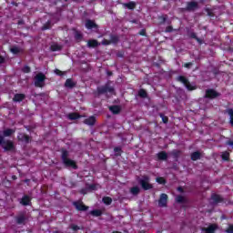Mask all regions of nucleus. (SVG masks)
Returning a JSON list of instances; mask_svg holds the SVG:
<instances>
[{
	"mask_svg": "<svg viewBox=\"0 0 233 233\" xmlns=\"http://www.w3.org/2000/svg\"><path fill=\"white\" fill-rule=\"evenodd\" d=\"M216 230H218V225L216 224H211L208 228H202V232H206V233H215Z\"/></svg>",
	"mask_w": 233,
	"mask_h": 233,
	"instance_id": "1a4fd4ad",
	"label": "nucleus"
},
{
	"mask_svg": "<svg viewBox=\"0 0 233 233\" xmlns=\"http://www.w3.org/2000/svg\"><path fill=\"white\" fill-rule=\"evenodd\" d=\"M101 214H103V212L99 209H95L90 212L91 216H96V218H99V216H101Z\"/></svg>",
	"mask_w": 233,
	"mask_h": 233,
	"instance_id": "bb28decb",
	"label": "nucleus"
},
{
	"mask_svg": "<svg viewBox=\"0 0 233 233\" xmlns=\"http://www.w3.org/2000/svg\"><path fill=\"white\" fill-rule=\"evenodd\" d=\"M110 43H112V42L109 41V40H106V39H105V40L102 41V45H105V46L110 45Z\"/></svg>",
	"mask_w": 233,
	"mask_h": 233,
	"instance_id": "49530a36",
	"label": "nucleus"
},
{
	"mask_svg": "<svg viewBox=\"0 0 233 233\" xmlns=\"http://www.w3.org/2000/svg\"><path fill=\"white\" fill-rule=\"evenodd\" d=\"M98 94H114V87L105 85L100 87H97Z\"/></svg>",
	"mask_w": 233,
	"mask_h": 233,
	"instance_id": "20e7f679",
	"label": "nucleus"
},
{
	"mask_svg": "<svg viewBox=\"0 0 233 233\" xmlns=\"http://www.w3.org/2000/svg\"><path fill=\"white\" fill-rule=\"evenodd\" d=\"M138 96L140 97H147V91H145L144 89H140L138 92Z\"/></svg>",
	"mask_w": 233,
	"mask_h": 233,
	"instance_id": "e433bc0d",
	"label": "nucleus"
},
{
	"mask_svg": "<svg viewBox=\"0 0 233 233\" xmlns=\"http://www.w3.org/2000/svg\"><path fill=\"white\" fill-rule=\"evenodd\" d=\"M63 163L66 165V167H71V168H77L76 162L70 158H66V160H63Z\"/></svg>",
	"mask_w": 233,
	"mask_h": 233,
	"instance_id": "9b49d317",
	"label": "nucleus"
},
{
	"mask_svg": "<svg viewBox=\"0 0 233 233\" xmlns=\"http://www.w3.org/2000/svg\"><path fill=\"white\" fill-rule=\"evenodd\" d=\"M81 194H86V189H82Z\"/></svg>",
	"mask_w": 233,
	"mask_h": 233,
	"instance_id": "5fc2aeb1",
	"label": "nucleus"
},
{
	"mask_svg": "<svg viewBox=\"0 0 233 233\" xmlns=\"http://www.w3.org/2000/svg\"><path fill=\"white\" fill-rule=\"evenodd\" d=\"M47 28H48V27H45V26H44V27L42 28V30H46Z\"/></svg>",
	"mask_w": 233,
	"mask_h": 233,
	"instance_id": "4d7b16f0",
	"label": "nucleus"
},
{
	"mask_svg": "<svg viewBox=\"0 0 233 233\" xmlns=\"http://www.w3.org/2000/svg\"><path fill=\"white\" fill-rule=\"evenodd\" d=\"M46 79V76L43 73H38L35 76V86H37L38 88H43L45 86V80Z\"/></svg>",
	"mask_w": 233,
	"mask_h": 233,
	"instance_id": "f03ea898",
	"label": "nucleus"
},
{
	"mask_svg": "<svg viewBox=\"0 0 233 233\" xmlns=\"http://www.w3.org/2000/svg\"><path fill=\"white\" fill-rule=\"evenodd\" d=\"M88 48H96V46H99V43L97 40H89L87 42Z\"/></svg>",
	"mask_w": 233,
	"mask_h": 233,
	"instance_id": "f3484780",
	"label": "nucleus"
},
{
	"mask_svg": "<svg viewBox=\"0 0 233 233\" xmlns=\"http://www.w3.org/2000/svg\"><path fill=\"white\" fill-rule=\"evenodd\" d=\"M166 32H172V26H167V28H166Z\"/></svg>",
	"mask_w": 233,
	"mask_h": 233,
	"instance_id": "3c124183",
	"label": "nucleus"
},
{
	"mask_svg": "<svg viewBox=\"0 0 233 233\" xmlns=\"http://www.w3.org/2000/svg\"><path fill=\"white\" fill-rule=\"evenodd\" d=\"M70 228H72V230H79V227L77 225H74V224H72L70 226Z\"/></svg>",
	"mask_w": 233,
	"mask_h": 233,
	"instance_id": "c03bdc74",
	"label": "nucleus"
},
{
	"mask_svg": "<svg viewBox=\"0 0 233 233\" xmlns=\"http://www.w3.org/2000/svg\"><path fill=\"white\" fill-rule=\"evenodd\" d=\"M172 156L174 157H179V155L181 154V151H178V150H174V151H172Z\"/></svg>",
	"mask_w": 233,
	"mask_h": 233,
	"instance_id": "58836bf2",
	"label": "nucleus"
},
{
	"mask_svg": "<svg viewBox=\"0 0 233 233\" xmlns=\"http://www.w3.org/2000/svg\"><path fill=\"white\" fill-rule=\"evenodd\" d=\"M55 74H56V76H63V72H61L59 69H56Z\"/></svg>",
	"mask_w": 233,
	"mask_h": 233,
	"instance_id": "de8ad7c7",
	"label": "nucleus"
},
{
	"mask_svg": "<svg viewBox=\"0 0 233 233\" xmlns=\"http://www.w3.org/2000/svg\"><path fill=\"white\" fill-rule=\"evenodd\" d=\"M176 201H177V203H185V198L182 196H177L176 198Z\"/></svg>",
	"mask_w": 233,
	"mask_h": 233,
	"instance_id": "c9c22d12",
	"label": "nucleus"
},
{
	"mask_svg": "<svg viewBox=\"0 0 233 233\" xmlns=\"http://www.w3.org/2000/svg\"><path fill=\"white\" fill-rule=\"evenodd\" d=\"M24 99H25L24 94H16L15 95L13 101H15V103H21V101H23Z\"/></svg>",
	"mask_w": 233,
	"mask_h": 233,
	"instance_id": "2eb2a0df",
	"label": "nucleus"
},
{
	"mask_svg": "<svg viewBox=\"0 0 233 233\" xmlns=\"http://www.w3.org/2000/svg\"><path fill=\"white\" fill-rule=\"evenodd\" d=\"M5 143V137L0 135V145H3Z\"/></svg>",
	"mask_w": 233,
	"mask_h": 233,
	"instance_id": "8fccbe9b",
	"label": "nucleus"
},
{
	"mask_svg": "<svg viewBox=\"0 0 233 233\" xmlns=\"http://www.w3.org/2000/svg\"><path fill=\"white\" fill-rule=\"evenodd\" d=\"M130 192L133 196H137V194H139V187H134L130 189Z\"/></svg>",
	"mask_w": 233,
	"mask_h": 233,
	"instance_id": "7c9ffc66",
	"label": "nucleus"
},
{
	"mask_svg": "<svg viewBox=\"0 0 233 233\" xmlns=\"http://www.w3.org/2000/svg\"><path fill=\"white\" fill-rule=\"evenodd\" d=\"M26 218H25V215H20V216H18L17 218H16V223L18 224V225H23V223H25V220Z\"/></svg>",
	"mask_w": 233,
	"mask_h": 233,
	"instance_id": "5701e85b",
	"label": "nucleus"
},
{
	"mask_svg": "<svg viewBox=\"0 0 233 233\" xmlns=\"http://www.w3.org/2000/svg\"><path fill=\"white\" fill-rule=\"evenodd\" d=\"M52 52H58V50H61V46L57 45V44H53L50 46Z\"/></svg>",
	"mask_w": 233,
	"mask_h": 233,
	"instance_id": "c85d7f7f",
	"label": "nucleus"
},
{
	"mask_svg": "<svg viewBox=\"0 0 233 233\" xmlns=\"http://www.w3.org/2000/svg\"><path fill=\"white\" fill-rule=\"evenodd\" d=\"M198 8H199V5L198 4V2L192 1V2H187L186 10L187 12H196Z\"/></svg>",
	"mask_w": 233,
	"mask_h": 233,
	"instance_id": "423d86ee",
	"label": "nucleus"
},
{
	"mask_svg": "<svg viewBox=\"0 0 233 233\" xmlns=\"http://www.w3.org/2000/svg\"><path fill=\"white\" fill-rule=\"evenodd\" d=\"M229 156L230 154L228 152H224L222 153V159H224L225 161H228Z\"/></svg>",
	"mask_w": 233,
	"mask_h": 233,
	"instance_id": "f704fd0d",
	"label": "nucleus"
},
{
	"mask_svg": "<svg viewBox=\"0 0 233 233\" xmlns=\"http://www.w3.org/2000/svg\"><path fill=\"white\" fill-rule=\"evenodd\" d=\"M192 161H198V159H201V153L199 151H196L191 154Z\"/></svg>",
	"mask_w": 233,
	"mask_h": 233,
	"instance_id": "a211bd4d",
	"label": "nucleus"
},
{
	"mask_svg": "<svg viewBox=\"0 0 233 233\" xmlns=\"http://www.w3.org/2000/svg\"><path fill=\"white\" fill-rule=\"evenodd\" d=\"M211 200L213 201V203H219L222 201V198H221V196L219 195H212Z\"/></svg>",
	"mask_w": 233,
	"mask_h": 233,
	"instance_id": "4be33fe9",
	"label": "nucleus"
},
{
	"mask_svg": "<svg viewBox=\"0 0 233 233\" xmlns=\"http://www.w3.org/2000/svg\"><path fill=\"white\" fill-rule=\"evenodd\" d=\"M65 1H68V0H65Z\"/></svg>",
	"mask_w": 233,
	"mask_h": 233,
	"instance_id": "052dcab7",
	"label": "nucleus"
},
{
	"mask_svg": "<svg viewBox=\"0 0 233 233\" xmlns=\"http://www.w3.org/2000/svg\"><path fill=\"white\" fill-rule=\"evenodd\" d=\"M166 19H167L166 17H163V21H166Z\"/></svg>",
	"mask_w": 233,
	"mask_h": 233,
	"instance_id": "13d9d810",
	"label": "nucleus"
},
{
	"mask_svg": "<svg viewBox=\"0 0 233 233\" xmlns=\"http://www.w3.org/2000/svg\"><path fill=\"white\" fill-rule=\"evenodd\" d=\"M226 232H228V233H233V225H229V227L228 228V229L226 230Z\"/></svg>",
	"mask_w": 233,
	"mask_h": 233,
	"instance_id": "a18cd8bd",
	"label": "nucleus"
},
{
	"mask_svg": "<svg viewBox=\"0 0 233 233\" xmlns=\"http://www.w3.org/2000/svg\"><path fill=\"white\" fill-rule=\"evenodd\" d=\"M76 39H81V34L76 33Z\"/></svg>",
	"mask_w": 233,
	"mask_h": 233,
	"instance_id": "864d4df0",
	"label": "nucleus"
},
{
	"mask_svg": "<svg viewBox=\"0 0 233 233\" xmlns=\"http://www.w3.org/2000/svg\"><path fill=\"white\" fill-rule=\"evenodd\" d=\"M99 188V185L92 184L88 187L89 190H97Z\"/></svg>",
	"mask_w": 233,
	"mask_h": 233,
	"instance_id": "4c0bfd02",
	"label": "nucleus"
},
{
	"mask_svg": "<svg viewBox=\"0 0 233 233\" xmlns=\"http://www.w3.org/2000/svg\"><path fill=\"white\" fill-rule=\"evenodd\" d=\"M157 157L160 161H167V159H168V154L165 151L157 153Z\"/></svg>",
	"mask_w": 233,
	"mask_h": 233,
	"instance_id": "ddd939ff",
	"label": "nucleus"
},
{
	"mask_svg": "<svg viewBox=\"0 0 233 233\" xmlns=\"http://www.w3.org/2000/svg\"><path fill=\"white\" fill-rule=\"evenodd\" d=\"M17 137H18V140L22 141L23 143H28L30 141V137L23 133H19Z\"/></svg>",
	"mask_w": 233,
	"mask_h": 233,
	"instance_id": "f8f14e48",
	"label": "nucleus"
},
{
	"mask_svg": "<svg viewBox=\"0 0 233 233\" xmlns=\"http://www.w3.org/2000/svg\"><path fill=\"white\" fill-rule=\"evenodd\" d=\"M5 63V57L0 56V65H3Z\"/></svg>",
	"mask_w": 233,
	"mask_h": 233,
	"instance_id": "603ef678",
	"label": "nucleus"
},
{
	"mask_svg": "<svg viewBox=\"0 0 233 233\" xmlns=\"http://www.w3.org/2000/svg\"><path fill=\"white\" fill-rule=\"evenodd\" d=\"M177 190H178L179 192H183V188H182V187H178Z\"/></svg>",
	"mask_w": 233,
	"mask_h": 233,
	"instance_id": "6e6d98bb",
	"label": "nucleus"
},
{
	"mask_svg": "<svg viewBox=\"0 0 233 233\" xmlns=\"http://www.w3.org/2000/svg\"><path fill=\"white\" fill-rule=\"evenodd\" d=\"M140 35H145V34H143V33H140Z\"/></svg>",
	"mask_w": 233,
	"mask_h": 233,
	"instance_id": "bf43d9fd",
	"label": "nucleus"
},
{
	"mask_svg": "<svg viewBox=\"0 0 233 233\" xmlns=\"http://www.w3.org/2000/svg\"><path fill=\"white\" fill-rule=\"evenodd\" d=\"M68 119H71V121H74V119H79V117H81V116H79L76 113H71L67 116Z\"/></svg>",
	"mask_w": 233,
	"mask_h": 233,
	"instance_id": "393cba45",
	"label": "nucleus"
},
{
	"mask_svg": "<svg viewBox=\"0 0 233 233\" xmlns=\"http://www.w3.org/2000/svg\"><path fill=\"white\" fill-rule=\"evenodd\" d=\"M163 123H168V117L165 116L163 114H160Z\"/></svg>",
	"mask_w": 233,
	"mask_h": 233,
	"instance_id": "37998d69",
	"label": "nucleus"
},
{
	"mask_svg": "<svg viewBox=\"0 0 233 233\" xmlns=\"http://www.w3.org/2000/svg\"><path fill=\"white\" fill-rule=\"evenodd\" d=\"M23 72H24L25 74L30 73V66H24Z\"/></svg>",
	"mask_w": 233,
	"mask_h": 233,
	"instance_id": "79ce46f5",
	"label": "nucleus"
},
{
	"mask_svg": "<svg viewBox=\"0 0 233 233\" xmlns=\"http://www.w3.org/2000/svg\"><path fill=\"white\" fill-rule=\"evenodd\" d=\"M227 114L229 116V123L233 127V109H227Z\"/></svg>",
	"mask_w": 233,
	"mask_h": 233,
	"instance_id": "a878e982",
	"label": "nucleus"
},
{
	"mask_svg": "<svg viewBox=\"0 0 233 233\" xmlns=\"http://www.w3.org/2000/svg\"><path fill=\"white\" fill-rule=\"evenodd\" d=\"M2 147L5 151L14 150V142H12L11 140L4 141Z\"/></svg>",
	"mask_w": 233,
	"mask_h": 233,
	"instance_id": "0eeeda50",
	"label": "nucleus"
},
{
	"mask_svg": "<svg viewBox=\"0 0 233 233\" xmlns=\"http://www.w3.org/2000/svg\"><path fill=\"white\" fill-rule=\"evenodd\" d=\"M12 134H15V129L7 128L3 131L4 137H10V136H12Z\"/></svg>",
	"mask_w": 233,
	"mask_h": 233,
	"instance_id": "dca6fc26",
	"label": "nucleus"
},
{
	"mask_svg": "<svg viewBox=\"0 0 233 233\" xmlns=\"http://www.w3.org/2000/svg\"><path fill=\"white\" fill-rule=\"evenodd\" d=\"M102 201H103V203H105V205L112 204V198L110 197H104Z\"/></svg>",
	"mask_w": 233,
	"mask_h": 233,
	"instance_id": "c756f323",
	"label": "nucleus"
},
{
	"mask_svg": "<svg viewBox=\"0 0 233 233\" xmlns=\"http://www.w3.org/2000/svg\"><path fill=\"white\" fill-rule=\"evenodd\" d=\"M85 125H88L89 127H92L94 125H96V117L95 116H90L88 118H86L84 121Z\"/></svg>",
	"mask_w": 233,
	"mask_h": 233,
	"instance_id": "4468645a",
	"label": "nucleus"
},
{
	"mask_svg": "<svg viewBox=\"0 0 233 233\" xmlns=\"http://www.w3.org/2000/svg\"><path fill=\"white\" fill-rule=\"evenodd\" d=\"M177 79L180 83H183V85H185L187 90H196V88H198V86H196L194 84H191L190 82H188V79H187L185 76H177Z\"/></svg>",
	"mask_w": 233,
	"mask_h": 233,
	"instance_id": "7ed1b4c3",
	"label": "nucleus"
},
{
	"mask_svg": "<svg viewBox=\"0 0 233 233\" xmlns=\"http://www.w3.org/2000/svg\"><path fill=\"white\" fill-rule=\"evenodd\" d=\"M167 203H168V196L165 193H162L158 199V207L163 208L167 207Z\"/></svg>",
	"mask_w": 233,
	"mask_h": 233,
	"instance_id": "39448f33",
	"label": "nucleus"
},
{
	"mask_svg": "<svg viewBox=\"0 0 233 233\" xmlns=\"http://www.w3.org/2000/svg\"><path fill=\"white\" fill-rule=\"evenodd\" d=\"M66 159H68V151L64 150L62 152V160L65 161Z\"/></svg>",
	"mask_w": 233,
	"mask_h": 233,
	"instance_id": "72a5a7b5",
	"label": "nucleus"
},
{
	"mask_svg": "<svg viewBox=\"0 0 233 233\" xmlns=\"http://www.w3.org/2000/svg\"><path fill=\"white\" fill-rule=\"evenodd\" d=\"M156 181L159 185H165L167 183V181H165V178H163V177H157Z\"/></svg>",
	"mask_w": 233,
	"mask_h": 233,
	"instance_id": "473e14b6",
	"label": "nucleus"
},
{
	"mask_svg": "<svg viewBox=\"0 0 233 233\" xmlns=\"http://www.w3.org/2000/svg\"><path fill=\"white\" fill-rule=\"evenodd\" d=\"M65 86L66 88H74V86H76V83L73 82L72 79L68 78V79H66V81L65 83Z\"/></svg>",
	"mask_w": 233,
	"mask_h": 233,
	"instance_id": "aec40b11",
	"label": "nucleus"
},
{
	"mask_svg": "<svg viewBox=\"0 0 233 233\" xmlns=\"http://www.w3.org/2000/svg\"><path fill=\"white\" fill-rule=\"evenodd\" d=\"M12 54H19V52H21V48L17 47V46H14L11 49Z\"/></svg>",
	"mask_w": 233,
	"mask_h": 233,
	"instance_id": "2f4dec72",
	"label": "nucleus"
},
{
	"mask_svg": "<svg viewBox=\"0 0 233 233\" xmlns=\"http://www.w3.org/2000/svg\"><path fill=\"white\" fill-rule=\"evenodd\" d=\"M219 96V93L216 92L214 89H208L206 91V97H209L210 99H214L215 97Z\"/></svg>",
	"mask_w": 233,
	"mask_h": 233,
	"instance_id": "9d476101",
	"label": "nucleus"
},
{
	"mask_svg": "<svg viewBox=\"0 0 233 233\" xmlns=\"http://www.w3.org/2000/svg\"><path fill=\"white\" fill-rule=\"evenodd\" d=\"M96 23H94V21L92 20H87L86 22V28H87L88 30H92V28H96Z\"/></svg>",
	"mask_w": 233,
	"mask_h": 233,
	"instance_id": "6ab92c4d",
	"label": "nucleus"
},
{
	"mask_svg": "<svg viewBox=\"0 0 233 233\" xmlns=\"http://www.w3.org/2000/svg\"><path fill=\"white\" fill-rule=\"evenodd\" d=\"M73 205L74 207H76V210H79L81 212L88 210V207L85 206L83 202H74Z\"/></svg>",
	"mask_w": 233,
	"mask_h": 233,
	"instance_id": "6e6552de",
	"label": "nucleus"
},
{
	"mask_svg": "<svg viewBox=\"0 0 233 233\" xmlns=\"http://www.w3.org/2000/svg\"><path fill=\"white\" fill-rule=\"evenodd\" d=\"M114 152L116 153V156H121V147H115Z\"/></svg>",
	"mask_w": 233,
	"mask_h": 233,
	"instance_id": "ea45409f",
	"label": "nucleus"
},
{
	"mask_svg": "<svg viewBox=\"0 0 233 233\" xmlns=\"http://www.w3.org/2000/svg\"><path fill=\"white\" fill-rule=\"evenodd\" d=\"M185 68H190V66H192V63L189 62V63H187L184 65Z\"/></svg>",
	"mask_w": 233,
	"mask_h": 233,
	"instance_id": "09e8293b",
	"label": "nucleus"
},
{
	"mask_svg": "<svg viewBox=\"0 0 233 233\" xmlns=\"http://www.w3.org/2000/svg\"><path fill=\"white\" fill-rule=\"evenodd\" d=\"M109 110L113 114H117L118 112H120L121 108L118 106H113L109 107Z\"/></svg>",
	"mask_w": 233,
	"mask_h": 233,
	"instance_id": "b1692460",
	"label": "nucleus"
},
{
	"mask_svg": "<svg viewBox=\"0 0 233 233\" xmlns=\"http://www.w3.org/2000/svg\"><path fill=\"white\" fill-rule=\"evenodd\" d=\"M138 182L144 190H151V188H154V186L150 184V177L148 176H142L141 178L138 179Z\"/></svg>",
	"mask_w": 233,
	"mask_h": 233,
	"instance_id": "f257e3e1",
	"label": "nucleus"
},
{
	"mask_svg": "<svg viewBox=\"0 0 233 233\" xmlns=\"http://www.w3.org/2000/svg\"><path fill=\"white\" fill-rule=\"evenodd\" d=\"M190 37H192L193 39H196L198 43H201V40L198 38V35H196L195 33H191Z\"/></svg>",
	"mask_w": 233,
	"mask_h": 233,
	"instance_id": "a19ab883",
	"label": "nucleus"
},
{
	"mask_svg": "<svg viewBox=\"0 0 233 233\" xmlns=\"http://www.w3.org/2000/svg\"><path fill=\"white\" fill-rule=\"evenodd\" d=\"M21 204L25 207H26V205H30V197L25 196L24 198H22Z\"/></svg>",
	"mask_w": 233,
	"mask_h": 233,
	"instance_id": "412c9836",
	"label": "nucleus"
},
{
	"mask_svg": "<svg viewBox=\"0 0 233 233\" xmlns=\"http://www.w3.org/2000/svg\"><path fill=\"white\" fill-rule=\"evenodd\" d=\"M124 6H126L129 10H134V8H136V3L130 2V3H127V4H124Z\"/></svg>",
	"mask_w": 233,
	"mask_h": 233,
	"instance_id": "cd10ccee",
	"label": "nucleus"
}]
</instances>
